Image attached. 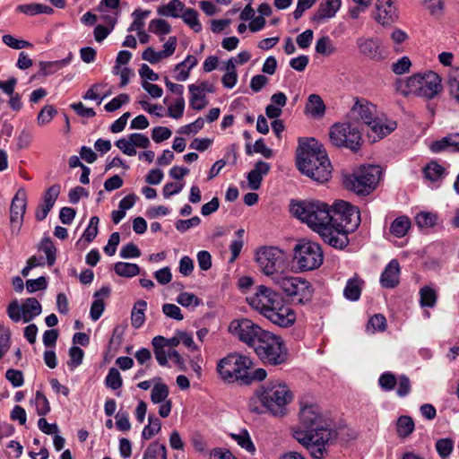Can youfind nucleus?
Returning a JSON list of instances; mask_svg holds the SVG:
<instances>
[{
    "instance_id": "f257e3e1",
    "label": "nucleus",
    "mask_w": 459,
    "mask_h": 459,
    "mask_svg": "<svg viewBox=\"0 0 459 459\" xmlns=\"http://www.w3.org/2000/svg\"><path fill=\"white\" fill-rule=\"evenodd\" d=\"M299 426L293 429L294 438L310 453L313 459H322L326 446L337 437L332 420L318 403H304L299 412Z\"/></svg>"
},
{
    "instance_id": "f03ea898",
    "label": "nucleus",
    "mask_w": 459,
    "mask_h": 459,
    "mask_svg": "<svg viewBox=\"0 0 459 459\" xmlns=\"http://www.w3.org/2000/svg\"><path fill=\"white\" fill-rule=\"evenodd\" d=\"M248 304L273 324L289 327L296 321L294 310L285 304L282 296L273 289L259 285L255 292L247 298Z\"/></svg>"
},
{
    "instance_id": "7ed1b4c3",
    "label": "nucleus",
    "mask_w": 459,
    "mask_h": 459,
    "mask_svg": "<svg viewBox=\"0 0 459 459\" xmlns=\"http://www.w3.org/2000/svg\"><path fill=\"white\" fill-rule=\"evenodd\" d=\"M297 166L302 174L316 182H325L331 175L330 160L322 145L313 138L300 143Z\"/></svg>"
},
{
    "instance_id": "20e7f679",
    "label": "nucleus",
    "mask_w": 459,
    "mask_h": 459,
    "mask_svg": "<svg viewBox=\"0 0 459 459\" xmlns=\"http://www.w3.org/2000/svg\"><path fill=\"white\" fill-rule=\"evenodd\" d=\"M252 359L244 355L232 353L221 359L217 364V372L221 380L227 383L239 382L249 385L254 382H262L267 377V372L262 368L250 371Z\"/></svg>"
},
{
    "instance_id": "39448f33",
    "label": "nucleus",
    "mask_w": 459,
    "mask_h": 459,
    "mask_svg": "<svg viewBox=\"0 0 459 459\" xmlns=\"http://www.w3.org/2000/svg\"><path fill=\"white\" fill-rule=\"evenodd\" d=\"M333 206L318 200H305L291 204L290 212L313 230L320 232L333 221Z\"/></svg>"
},
{
    "instance_id": "423d86ee",
    "label": "nucleus",
    "mask_w": 459,
    "mask_h": 459,
    "mask_svg": "<svg viewBox=\"0 0 459 459\" xmlns=\"http://www.w3.org/2000/svg\"><path fill=\"white\" fill-rule=\"evenodd\" d=\"M253 349L264 364L278 366L288 360V349L282 338L271 332L262 333Z\"/></svg>"
},
{
    "instance_id": "0eeeda50",
    "label": "nucleus",
    "mask_w": 459,
    "mask_h": 459,
    "mask_svg": "<svg viewBox=\"0 0 459 459\" xmlns=\"http://www.w3.org/2000/svg\"><path fill=\"white\" fill-rule=\"evenodd\" d=\"M401 91L403 95L431 100L442 91L441 78L432 71L414 74L401 85Z\"/></svg>"
},
{
    "instance_id": "6e6552de",
    "label": "nucleus",
    "mask_w": 459,
    "mask_h": 459,
    "mask_svg": "<svg viewBox=\"0 0 459 459\" xmlns=\"http://www.w3.org/2000/svg\"><path fill=\"white\" fill-rule=\"evenodd\" d=\"M259 270L274 283L281 278L289 267L285 253L275 247H264L255 253Z\"/></svg>"
},
{
    "instance_id": "1a4fd4ad",
    "label": "nucleus",
    "mask_w": 459,
    "mask_h": 459,
    "mask_svg": "<svg viewBox=\"0 0 459 459\" xmlns=\"http://www.w3.org/2000/svg\"><path fill=\"white\" fill-rule=\"evenodd\" d=\"M324 261L321 247L310 240L299 241L293 249V263L300 272L317 269Z\"/></svg>"
},
{
    "instance_id": "9d476101",
    "label": "nucleus",
    "mask_w": 459,
    "mask_h": 459,
    "mask_svg": "<svg viewBox=\"0 0 459 459\" xmlns=\"http://www.w3.org/2000/svg\"><path fill=\"white\" fill-rule=\"evenodd\" d=\"M381 168L377 165L361 166L344 180V185L353 192L364 195L376 188L380 178Z\"/></svg>"
},
{
    "instance_id": "9b49d317",
    "label": "nucleus",
    "mask_w": 459,
    "mask_h": 459,
    "mask_svg": "<svg viewBox=\"0 0 459 459\" xmlns=\"http://www.w3.org/2000/svg\"><path fill=\"white\" fill-rule=\"evenodd\" d=\"M286 296L291 299L293 302L306 304L309 302L313 296V288L309 281L301 277H294L284 274L276 282H274Z\"/></svg>"
},
{
    "instance_id": "f8f14e48",
    "label": "nucleus",
    "mask_w": 459,
    "mask_h": 459,
    "mask_svg": "<svg viewBox=\"0 0 459 459\" xmlns=\"http://www.w3.org/2000/svg\"><path fill=\"white\" fill-rule=\"evenodd\" d=\"M329 139L336 147H345L357 152L361 145V133L351 123L334 124L329 132Z\"/></svg>"
},
{
    "instance_id": "ddd939ff",
    "label": "nucleus",
    "mask_w": 459,
    "mask_h": 459,
    "mask_svg": "<svg viewBox=\"0 0 459 459\" xmlns=\"http://www.w3.org/2000/svg\"><path fill=\"white\" fill-rule=\"evenodd\" d=\"M260 402H291L295 396L291 388L281 379L270 380L255 391Z\"/></svg>"
},
{
    "instance_id": "4468645a",
    "label": "nucleus",
    "mask_w": 459,
    "mask_h": 459,
    "mask_svg": "<svg viewBox=\"0 0 459 459\" xmlns=\"http://www.w3.org/2000/svg\"><path fill=\"white\" fill-rule=\"evenodd\" d=\"M333 223L346 231H354L360 223V213L358 207L348 202L339 200L332 209Z\"/></svg>"
},
{
    "instance_id": "2eb2a0df",
    "label": "nucleus",
    "mask_w": 459,
    "mask_h": 459,
    "mask_svg": "<svg viewBox=\"0 0 459 459\" xmlns=\"http://www.w3.org/2000/svg\"><path fill=\"white\" fill-rule=\"evenodd\" d=\"M42 307L35 298L26 299L21 305L17 299L13 300L7 307L6 313L15 323L23 321L29 323L40 315Z\"/></svg>"
},
{
    "instance_id": "dca6fc26",
    "label": "nucleus",
    "mask_w": 459,
    "mask_h": 459,
    "mask_svg": "<svg viewBox=\"0 0 459 459\" xmlns=\"http://www.w3.org/2000/svg\"><path fill=\"white\" fill-rule=\"evenodd\" d=\"M230 330L240 341L252 348L257 343L260 335L265 332V330H263L259 325L247 318L232 321L230 325Z\"/></svg>"
},
{
    "instance_id": "f3484780",
    "label": "nucleus",
    "mask_w": 459,
    "mask_h": 459,
    "mask_svg": "<svg viewBox=\"0 0 459 459\" xmlns=\"http://www.w3.org/2000/svg\"><path fill=\"white\" fill-rule=\"evenodd\" d=\"M399 18L394 0H376L374 19L383 26H390Z\"/></svg>"
},
{
    "instance_id": "a211bd4d",
    "label": "nucleus",
    "mask_w": 459,
    "mask_h": 459,
    "mask_svg": "<svg viewBox=\"0 0 459 459\" xmlns=\"http://www.w3.org/2000/svg\"><path fill=\"white\" fill-rule=\"evenodd\" d=\"M26 207V193L23 190H19L13 198L10 206V221L12 224V230L16 231V233L20 231L22 225Z\"/></svg>"
},
{
    "instance_id": "6ab92c4d",
    "label": "nucleus",
    "mask_w": 459,
    "mask_h": 459,
    "mask_svg": "<svg viewBox=\"0 0 459 459\" xmlns=\"http://www.w3.org/2000/svg\"><path fill=\"white\" fill-rule=\"evenodd\" d=\"M333 221L319 232L324 241L335 248H343L348 243V233L344 228H337Z\"/></svg>"
},
{
    "instance_id": "aec40b11",
    "label": "nucleus",
    "mask_w": 459,
    "mask_h": 459,
    "mask_svg": "<svg viewBox=\"0 0 459 459\" xmlns=\"http://www.w3.org/2000/svg\"><path fill=\"white\" fill-rule=\"evenodd\" d=\"M356 46L359 53L373 60H380L384 57L382 43L378 38H359Z\"/></svg>"
},
{
    "instance_id": "412c9836",
    "label": "nucleus",
    "mask_w": 459,
    "mask_h": 459,
    "mask_svg": "<svg viewBox=\"0 0 459 459\" xmlns=\"http://www.w3.org/2000/svg\"><path fill=\"white\" fill-rule=\"evenodd\" d=\"M376 106L366 100H358L351 108V116L354 120L365 125L372 123L375 118Z\"/></svg>"
},
{
    "instance_id": "4be33fe9",
    "label": "nucleus",
    "mask_w": 459,
    "mask_h": 459,
    "mask_svg": "<svg viewBox=\"0 0 459 459\" xmlns=\"http://www.w3.org/2000/svg\"><path fill=\"white\" fill-rule=\"evenodd\" d=\"M368 126L370 128L371 134H373V135L369 134L368 136L373 137L374 142L390 134L397 127L394 120L388 119L385 117H375L372 123H369Z\"/></svg>"
},
{
    "instance_id": "5701e85b",
    "label": "nucleus",
    "mask_w": 459,
    "mask_h": 459,
    "mask_svg": "<svg viewBox=\"0 0 459 459\" xmlns=\"http://www.w3.org/2000/svg\"><path fill=\"white\" fill-rule=\"evenodd\" d=\"M401 268L396 259H392L380 275V284L383 288L393 289L399 284Z\"/></svg>"
},
{
    "instance_id": "b1692460",
    "label": "nucleus",
    "mask_w": 459,
    "mask_h": 459,
    "mask_svg": "<svg viewBox=\"0 0 459 459\" xmlns=\"http://www.w3.org/2000/svg\"><path fill=\"white\" fill-rule=\"evenodd\" d=\"M271 166L264 160L257 161L254 168L247 174L248 187L252 190H258L261 186L263 178L270 171Z\"/></svg>"
},
{
    "instance_id": "393cba45",
    "label": "nucleus",
    "mask_w": 459,
    "mask_h": 459,
    "mask_svg": "<svg viewBox=\"0 0 459 459\" xmlns=\"http://www.w3.org/2000/svg\"><path fill=\"white\" fill-rule=\"evenodd\" d=\"M342 0H324L318 6L313 20L316 22H323L335 16L340 10Z\"/></svg>"
},
{
    "instance_id": "a878e982",
    "label": "nucleus",
    "mask_w": 459,
    "mask_h": 459,
    "mask_svg": "<svg viewBox=\"0 0 459 459\" xmlns=\"http://www.w3.org/2000/svg\"><path fill=\"white\" fill-rule=\"evenodd\" d=\"M287 403H249V411L256 414L282 417L287 413Z\"/></svg>"
},
{
    "instance_id": "bb28decb",
    "label": "nucleus",
    "mask_w": 459,
    "mask_h": 459,
    "mask_svg": "<svg viewBox=\"0 0 459 459\" xmlns=\"http://www.w3.org/2000/svg\"><path fill=\"white\" fill-rule=\"evenodd\" d=\"M110 294V288L108 286L102 287L100 290L94 293V301L91 304L90 310V316L91 320L97 321L102 316L105 309L104 299Z\"/></svg>"
},
{
    "instance_id": "cd10ccee",
    "label": "nucleus",
    "mask_w": 459,
    "mask_h": 459,
    "mask_svg": "<svg viewBox=\"0 0 459 459\" xmlns=\"http://www.w3.org/2000/svg\"><path fill=\"white\" fill-rule=\"evenodd\" d=\"M430 150L433 152L443 151L459 152V134H449L439 141L432 143Z\"/></svg>"
},
{
    "instance_id": "c85d7f7f",
    "label": "nucleus",
    "mask_w": 459,
    "mask_h": 459,
    "mask_svg": "<svg viewBox=\"0 0 459 459\" xmlns=\"http://www.w3.org/2000/svg\"><path fill=\"white\" fill-rule=\"evenodd\" d=\"M185 10V4L180 0H170L168 4L159 6L157 13L160 16L178 18Z\"/></svg>"
},
{
    "instance_id": "c756f323",
    "label": "nucleus",
    "mask_w": 459,
    "mask_h": 459,
    "mask_svg": "<svg viewBox=\"0 0 459 459\" xmlns=\"http://www.w3.org/2000/svg\"><path fill=\"white\" fill-rule=\"evenodd\" d=\"M362 283L363 281L357 276L349 279L343 290L344 297L351 301L358 300L361 294Z\"/></svg>"
},
{
    "instance_id": "7c9ffc66",
    "label": "nucleus",
    "mask_w": 459,
    "mask_h": 459,
    "mask_svg": "<svg viewBox=\"0 0 459 459\" xmlns=\"http://www.w3.org/2000/svg\"><path fill=\"white\" fill-rule=\"evenodd\" d=\"M306 111L314 117H322L325 111L322 98L317 94H311L306 104Z\"/></svg>"
},
{
    "instance_id": "2f4dec72",
    "label": "nucleus",
    "mask_w": 459,
    "mask_h": 459,
    "mask_svg": "<svg viewBox=\"0 0 459 459\" xmlns=\"http://www.w3.org/2000/svg\"><path fill=\"white\" fill-rule=\"evenodd\" d=\"M147 302L144 300H138L134 303L131 312V324L135 329L140 328L145 321V310Z\"/></svg>"
},
{
    "instance_id": "473e14b6",
    "label": "nucleus",
    "mask_w": 459,
    "mask_h": 459,
    "mask_svg": "<svg viewBox=\"0 0 459 459\" xmlns=\"http://www.w3.org/2000/svg\"><path fill=\"white\" fill-rule=\"evenodd\" d=\"M411 228V221L406 216L397 217L390 226V233L396 238L404 237Z\"/></svg>"
},
{
    "instance_id": "72a5a7b5",
    "label": "nucleus",
    "mask_w": 459,
    "mask_h": 459,
    "mask_svg": "<svg viewBox=\"0 0 459 459\" xmlns=\"http://www.w3.org/2000/svg\"><path fill=\"white\" fill-rule=\"evenodd\" d=\"M315 50L319 55L329 56L336 53L337 48L329 36H322L317 39Z\"/></svg>"
},
{
    "instance_id": "f704fd0d",
    "label": "nucleus",
    "mask_w": 459,
    "mask_h": 459,
    "mask_svg": "<svg viewBox=\"0 0 459 459\" xmlns=\"http://www.w3.org/2000/svg\"><path fill=\"white\" fill-rule=\"evenodd\" d=\"M190 92L189 104L193 109L201 110L207 105L206 96L196 89V84L188 86Z\"/></svg>"
},
{
    "instance_id": "c9c22d12",
    "label": "nucleus",
    "mask_w": 459,
    "mask_h": 459,
    "mask_svg": "<svg viewBox=\"0 0 459 459\" xmlns=\"http://www.w3.org/2000/svg\"><path fill=\"white\" fill-rule=\"evenodd\" d=\"M115 273L122 277H134L140 273V267L136 264L117 262L114 265Z\"/></svg>"
},
{
    "instance_id": "e433bc0d",
    "label": "nucleus",
    "mask_w": 459,
    "mask_h": 459,
    "mask_svg": "<svg viewBox=\"0 0 459 459\" xmlns=\"http://www.w3.org/2000/svg\"><path fill=\"white\" fill-rule=\"evenodd\" d=\"M231 438L238 443L246 451L254 454L255 447L252 442L248 432L246 429H241L238 433H231Z\"/></svg>"
},
{
    "instance_id": "4c0bfd02",
    "label": "nucleus",
    "mask_w": 459,
    "mask_h": 459,
    "mask_svg": "<svg viewBox=\"0 0 459 459\" xmlns=\"http://www.w3.org/2000/svg\"><path fill=\"white\" fill-rule=\"evenodd\" d=\"M163 341V336L158 335L155 336L152 341V346L154 348V355L160 366H166L168 364V351L165 350V346L161 344Z\"/></svg>"
},
{
    "instance_id": "58836bf2",
    "label": "nucleus",
    "mask_w": 459,
    "mask_h": 459,
    "mask_svg": "<svg viewBox=\"0 0 459 459\" xmlns=\"http://www.w3.org/2000/svg\"><path fill=\"white\" fill-rule=\"evenodd\" d=\"M414 428V422L409 416H401L397 420L396 429L397 435L400 437H407L410 436L413 432Z\"/></svg>"
},
{
    "instance_id": "ea45409f",
    "label": "nucleus",
    "mask_w": 459,
    "mask_h": 459,
    "mask_svg": "<svg viewBox=\"0 0 459 459\" xmlns=\"http://www.w3.org/2000/svg\"><path fill=\"white\" fill-rule=\"evenodd\" d=\"M181 18L194 31L199 32L202 30V24L198 19V13L195 9L186 8Z\"/></svg>"
},
{
    "instance_id": "a19ab883",
    "label": "nucleus",
    "mask_w": 459,
    "mask_h": 459,
    "mask_svg": "<svg viewBox=\"0 0 459 459\" xmlns=\"http://www.w3.org/2000/svg\"><path fill=\"white\" fill-rule=\"evenodd\" d=\"M39 248L46 255L48 264L52 266L56 257V248L53 241L49 238H45L40 241Z\"/></svg>"
},
{
    "instance_id": "79ce46f5",
    "label": "nucleus",
    "mask_w": 459,
    "mask_h": 459,
    "mask_svg": "<svg viewBox=\"0 0 459 459\" xmlns=\"http://www.w3.org/2000/svg\"><path fill=\"white\" fill-rule=\"evenodd\" d=\"M167 459L166 446L158 442L151 444L143 454V459Z\"/></svg>"
},
{
    "instance_id": "37998d69",
    "label": "nucleus",
    "mask_w": 459,
    "mask_h": 459,
    "mask_svg": "<svg viewBox=\"0 0 459 459\" xmlns=\"http://www.w3.org/2000/svg\"><path fill=\"white\" fill-rule=\"evenodd\" d=\"M444 168L436 162L429 163L424 169L425 178L431 182L441 180L444 177Z\"/></svg>"
},
{
    "instance_id": "c03bdc74",
    "label": "nucleus",
    "mask_w": 459,
    "mask_h": 459,
    "mask_svg": "<svg viewBox=\"0 0 459 459\" xmlns=\"http://www.w3.org/2000/svg\"><path fill=\"white\" fill-rule=\"evenodd\" d=\"M149 424L145 426L142 432V437L145 440L151 439L161 428L160 420L153 414L148 417Z\"/></svg>"
},
{
    "instance_id": "a18cd8bd",
    "label": "nucleus",
    "mask_w": 459,
    "mask_h": 459,
    "mask_svg": "<svg viewBox=\"0 0 459 459\" xmlns=\"http://www.w3.org/2000/svg\"><path fill=\"white\" fill-rule=\"evenodd\" d=\"M420 304L421 307H435L437 302V293L432 288L429 286L422 287L420 290Z\"/></svg>"
},
{
    "instance_id": "49530a36",
    "label": "nucleus",
    "mask_w": 459,
    "mask_h": 459,
    "mask_svg": "<svg viewBox=\"0 0 459 459\" xmlns=\"http://www.w3.org/2000/svg\"><path fill=\"white\" fill-rule=\"evenodd\" d=\"M176 301L186 308H195L202 303V300L196 295L186 291L179 293L176 299Z\"/></svg>"
},
{
    "instance_id": "de8ad7c7",
    "label": "nucleus",
    "mask_w": 459,
    "mask_h": 459,
    "mask_svg": "<svg viewBox=\"0 0 459 459\" xmlns=\"http://www.w3.org/2000/svg\"><path fill=\"white\" fill-rule=\"evenodd\" d=\"M151 13V11H142L141 9H135L132 16L134 17V21L131 23L130 27L127 29L128 31H140L143 30L144 26L143 20L147 18Z\"/></svg>"
},
{
    "instance_id": "09e8293b",
    "label": "nucleus",
    "mask_w": 459,
    "mask_h": 459,
    "mask_svg": "<svg viewBox=\"0 0 459 459\" xmlns=\"http://www.w3.org/2000/svg\"><path fill=\"white\" fill-rule=\"evenodd\" d=\"M169 394L168 386L160 381L158 378L157 381L153 384L152 388L151 399L152 402H164Z\"/></svg>"
},
{
    "instance_id": "8fccbe9b",
    "label": "nucleus",
    "mask_w": 459,
    "mask_h": 459,
    "mask_svg": "<svg viewBox=\"0 0 459 459\" xmlns=\"http://www.w3.org/2000/svg\"><path fill=\"white\" fill-rule=\"evenodd\" d=\"M437 214L430 212H420L415 217L416 223L420 228L433 227L437 223Z\"/></svg>"
},
{
    "instance_id": "3c124183",
    "label": "nucleus",
    "mask_w": 459,
    "mask_h": 459,
    "mask_svg": "<svg viewBox=\"0 0 459 459\" xmlns=\"http://www.w3.org/2000/svg\"><path fill=\"white\" fill-rule=\"evenodd\" d=\"M448 89L450 95L459 102V67L453 69L449 74Z\"/></svg>"
},
{
    "instance_id": "603ef678",
    "label": "nucleus",
    "mask_w": 459,
    "mask_h": 459,
    "mask_svg": "<svg viewBox=\"0 0 459 459\" xmlns=\"http://www.w3.org/2000/svg\"><path fill=\"white\" fill-rule=\"evenodd\" d=\"M149 30L156 35H167L171 30L170 24L162 19H153L150 22Z\"/></svg>"
},
{
    "instance_id": "864d4df0",
    "label": "nucleus",
    "mask_w": 459,
    "mask_h": 459,
    "mask_svg": "<svg viewBox=\"0 0 459 459\" xmlns=\"http://www.w3.org/2000/svg\"><path fill=\"white\" fill-rule=\"evenodd\" d=\"M57 114V110L52 105L44 106L37 117V122L39 126H44L50 123L53 117Z\"/></svg>"
},
{
    "instance_id": "5fc2aeb1",
    "label": "nucleus",
    "mask_w": 459,
    "mask_h": 459,
    "mask_svg": "<svg viewBox=\"0 0 459 459\" xmlns=\"http://www.w3.org/2000/svg\"><path fill=\"white\" fill-rule=\"evenodd\" d=\"M100 222V219L97 216H92L90 219L89 225L85 229L82 238H83L87 244L91 243L98 235V225Z\"/></svg>"
},
{
    "instance_id": "6e6d98bb",
    "label": "nucleus",
    "mask_w": 459,
    "mask_h": 459,
    "mask_svg": "<svg viewBox=\"0 0 459 459\" xmlns=\"http://www.w3.org/2000/svg\"><path fill=\"white\" fill-rule=\"evenodd\" d=\"M69 356L70 360L67 362V365L71 370H74L82 364L84 352L81 348L73 346L69 350Z\"/></svg>"
},
{
    "instance_id": "4d7b16f0",
    "label": "nucleus",
    "mask_w": 459,
    "mask_h": 459,
    "mask_svg": "<svg viewBox=\"0 0 459 459\" xmlns=\"http://www.w3.org/2000/svg\"><path fill=\"white\" fill-rule=\"evenodd\" d=\"M3 42L13 49H22L25 48L32 47V44L24 39H18L10 34H5L2 37Z\"/></svg>"
},
{
    "instance_id": "13d9d810",
    "label": "nucleus",
    "mask_w": 459,
    "mask_h": 459,
    "mask_svg": "<svg viewBox=\"0 0 459 459\" xmlns=\"http://www.w3.org/2000/svg\"><path fill=\"white\" fill-rule=\"evenodd\" d=\"M60 193V186L59 185H53L50 187H48L45 195L43 196L42 204L46 205L47 208L51 207L53 208L56 200L57 199Z\"/></svg>"
},
{
    "instance_id": "bf43d9fd",
    "label": "nucleus",
    "mask_w": 459,
    "mask_h": 459,
    "mask_svg": "<svg viewBox=\"0 0 459 459\" xmlns=\"http://www.w3.org/2000/svg\"><path fill=\"white\" fill-rule=\"evenodd\" d=\"M130 100L129 95L126 93H121L118 96L113 98L109 102H108L104 108L108 112H113L119 108L122 107V105L128 103Z\"/></svg>"
},
{
    "instance_id": "052dcab7",
    "label": "nucleus",
    "mask_w": 459,
    "mask_h": 459,
    "mask_svg": "<svg viewBox=\"0 0 459 459\" xmlns=\"http://www.w3.org/2000/svg\"><path fill=\"white\" fill-rule=\"evenodd\" d=\"M163 314L174 320L181 321L184 319V316L181 312V309L178 306L172 303H165L162 306Z\"/></svg>"
},
{
    "instance_id": "680f3d73",
    "label": "nucleus",
    "mask_w": 459,
    "mask_h": 459,
    "mask_svg": "<svg viewBox=\"0 0 459 459\" xmlns=\"http://www.w3.org/2000/svg\"><path fill=\"white\" fill-rule=\"evenodd\" d=\"M396 383L397 378L391 372H385L378 378V385L385 391H391Z\"/></svg>"
},
{
    "instance_id": "e2e57ef3",
    "label": "nucleus",
    "mask_w": 459,
    "mask_h": 459,
    "mask_svg": "<svg viewBox=\"0 0 459 459\" xmlns=\"http://www.w3.org/2000/svg\"><path fill=\"white\" fill-rule=\"evenodd\" d=\"M453 441L450 438H441L436 443V449L442 458H446L453 451Z\"/></svg>"
},
{
    "instance_id": "0e129e2a",
    "label": "nucleus",
    "mask_w": 459,
    "mask_h": 459,
    "mask_svg": "<svg viewBox=\"0 0 459 459\" xmlns=\"http://www.w3.org/2000/svg\"><path fill=\"white\" fill-rule=\"evenodd\" d=\"M185 110V100L183 97H178L175 103L170 105L168 108L169 116L172 118L178 119L182 117Z\"/></svg>"
},
{
    "instance_id": "69168bd1",
    "label": "nucleus",
    "mask_w": 459,
    "mask_h": 459,
    "mask_svg": "<svg viewBox=\"0 0 459 459\" xmlns=\"http://www.w3.org/2000/svg\"><path fill=\"white\" fill-rule=\"evenodd\" d=\"M106 384L108 387L116 390L122 385V378L119 371L111 368L106 377Z\"/></svg>"
},
{
    "instance_id": "338daca9",
    "label": "nucleus",
    "mask_w": 459,
    "mask_h": 459,
    "mask_svg": "<svg viewBox=\"0 0 459 459\" xmlns=\"http://www.w3.org/2000/svg\"><path fill=\"white\" fill-rule=\"evenodd\" d=\"M200 223V218L198 216H194L191 219L177 221L175 227L179 232L184 233L191 228L197 227Z\"/></svg>"
},
{
    "instance_id": "774afa93",
    "label": "nucleus",
    "mask_w": 459,
    "mask_h": 459,
    "mask_svg": "<svg viewBox=\"0 0 459 459\" xmlns=\"http://www.w3.org/2000/svg\"><path fill=\"white\" fill-rule=\"evenodd\" d=\"M47 286L48 282L44 276L26 281V289L29 293H34L38 290H45Z\"/></svg>"
}]
</instances>
